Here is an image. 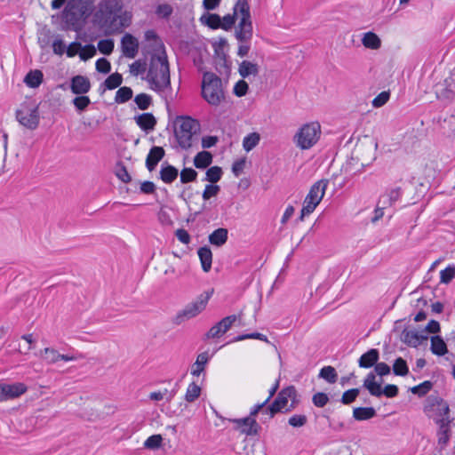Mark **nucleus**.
<instances>
[{
    "label": "nucleus",
    "mask_w": 455,
    "mask_h": 455,
    "mask_svg": "<svg viewBox=\"0 0 455 455\" xmlns=\"http://www.w3.org/2000/svg\"><path fill=\"white\" fill-rule=\"evenodd\" d=\"M432 387V382L427 380L416 387H411V391L413 395L422 396L425 395L429 390H431Z\"/></svg>",
    "instance_id": "nucleus-46"
},
{
    "label": "nucleus",
    "mask_w": 455,
    "mask_h": 455,
    "mask_svg": "<svg viewBox=\"0 0 455 455\" xmlns=\"http://www.w3.org/2000/svg\"><path fill=\"white\" fill-rule=\"evenodd\" d=\"M248 84L244 80H239L234 86V93L237 97L244 96L248 92Z\"/></svg>",
    "instance_id": "nucleus-60"
},
{
    "label": "nucleus",
    "mask_w": 455,
    "mask_h": 455,
    "mask_svg": "<svg viewBox=\"0 0 455 455\" xmlns=\"http://www.w3.org/2000/svg\"><path fill=\"white\" fill-rule=\"evenodd\" d=\"M321 135V125L318 122L303 124L293 137V141L302 150L315 145Z\"/></svg>",
    "instance_id": "nucleus-7"
},
{
    "label": "nucleus",
    "mask_w": 455,
    "mask_h": 455,
    "mask_svg": "<svg viewBox=\"0 0 455 455\" xmlns=\"http://www.w3.org/2000/svg\"><path fill=\"white\" fill-rule=\"evenodd\" d=\"M234 14L239 19L251 18L249 0H237L234 5Z\"/></svg>",
    "instance_id": "nucleus-29"
},
{
    "label": "nucleus",
    "mask_w": 455,
    "mask_h": 455,
    "mask_svg": "<svg viewBox=\"0 0 455 455\" xmlns=\"http://www.w3.org/2000/svg\"><path fill=\"white\" fill-rule=\"evenodd\" d=\"M135 103L141 110H146L152 103V98L148 94L140 93L134 99Z\"/></svg>",
    "instance_id": "nucleus-45"
},
{
    "label": "nucleus",
    "mask_w": 455,
    "mask_h": 455,
    "mask_svg": "<svg viewBox=\"0 0 455 455\" xmlns=\"http://www.w3.org/2000/svg\"><path fill=\"white\" fill-rule=\"evenodd\" d=\"M253 27L251 18L239 19V22L235 29V38L241 43H247L252 38Z\"/></svg>",
    "instance_id": "nucleus-15"
},
{
    "label": "nucleus",
    "mask_w": 455,
    "mask_h": 455,
    "mask_svg": "<svg viewBox=\"0 0 455 455\" xmlns=\"http://www.w3.org/2000/svg\"><path fill=\"white\" fill-rule=\"evenodd\" d=\"M435 94L441 100H452L455 98L453 90L446 87L444 84H438L436 86Z\"/></svg>",
    "instance_id": "nucleus-41"
},
{
    "label": "nucleus",
    "mask_w": 455,
    "mask_h": 455,
    "mask_svg": "<svg viewBox=\"0 0 455 455\" xmlns=\"http://www.w3.org/2000/svg\"><path fill=\"white\" fill-rule=\"evenodd\" d=\"M41 357L47 363H55L60 361V354L52 347H46L41 351Z\"/></svg>",
    "instance_id": "nucleus-38"
},
{
    "label": "nucleus",
    "mask_w": 455,
    "mask_h": 455,
    "mask_svg": "<svg viewBox=\"0 0 455 455\" xmlns=\"http://www.w3.org/2000/svg\"><path fill=\"white\" fill-rule=\"evenodd\" d=\"M247 339H259V340L265 341L267 343H269L267 337L259 332H252L250 334L239 335V336L235 337L233 339V341H241V340Z\"/></svg>",
    "instance_id": "nucleus-55"
},
{
    "label": "nucleus",
    "mask_w": 455,
    "mask_h": 455,
    "mask_svg": "<svg viewBox=\"0 0 455 455\" xmlns=\"http://www.w3.org/2000/svg\"><path fill=\"white\" fill-rule=\"evenodd\" d=\"M146 80L150 88L157 92H164L171 88L170 68L165 52L152 55Z\"/></svg>",
    "instance_id": "nucleus-3"
},
{
    "label": "nucleus",
    "mask_w": 455,
    "mask_h": 455,
    "mask_svg": "<svg viewBox=\"0 0 455 455\" xmlns=\"http://www.w3.org/2000/svg\"><path fill=\"white\" fill-rule=\"evenodd\" d=\"M318 377L325 379L331 384H334L338 380V373L332 366H324L322 368Z\"/></svg>",
    "instance_id": "nucleus-36"
},
{
    "label": "nucleus",
    "mask_w": 455,
    "mask_h": 455,
    "mask_svg": "<svg viewBox=\"0 0 455 455\" xmlns=\"http://www.w3.org/2000/svg\"><path fill=\"white\" fill-rule=\"evenodd\" d=\"M44 75L39 69L30 70L24 78V83L30 88H37L43 82Z\"/></svg>",
    "instance_id": "nucleus-26"
},
{
    "label": "nucleus",
    "mask_w": 455,
    "mask_h": 455,
    "mask_svg": "<svg viewBox=\"0 0 455 455\" xmlns=\"http://www.w3.org/2000/svg\"><path fill=\"white\" fill-rule=\"evenodd\" d=\"M453 418L446 416L445 419L437 420L435 423L438 426L437 442L441 449H444L450 441L451 435V424L453 423Z\"/></svg>",
    "instance_id": "nucleus-14"
},
{
    "label": "nucleus",
    "mask_w": 455,
    "mask_h": 455,
    "mask_svg": "<svg viewBox=\"0 0 455 455\" xmlns=\"http://www.w3.org/2000/svg\"><path fill=\"white\" fill-rule=\"evenodd\" d=\"M130 72L132 76H139L143 74L147 69L146 61L138 60L130 65Z\"/></svg>",
    "instance_id": "nucleus-49"
},
{
    "label": "nucleus",
    "mask_w": 455,
    "mask_h": 455,
    "mask_svg": "<svg viewBox=\"0 0 455 455\" xmlns=\"http://www.w3.org/2000/svg\"><path fill=\"white\" fill-rule=\"evenodd\" d=\"M178 169L172 165L162 166L160 171L161 180L167 184L173 182L178 177Z\"/></svg>",
    "instance_id": "nucleus-32"
},
{
    "label": "nucleus",
    "mask_w": 455,
    "mask_h": 455,
    "mask_svg": "<svg viewBox=\"0 0 455 455\" xmlns=\"http://www.w3.org/2000/svg\"><path fill=\"white\" fill-rule=\"evenodd\" d=\"M73 104L77 110L84 111L91 104V100L89 97L82 94L73 100Z\"/></svg>",
    "instance_id": "nucleus-53"
},
{
    "label": "nucleus",
    "mask_w": 455,
    "mask_h": 455,
    "mask_svg": "<svg viewBox=\"0 0 455 455\" xmlns=\"http://www.w3.org/2000/svg\"><path fill=\"white\" fill-rule=\"evenodd\" d=\"M269 401L270 400H265L261 404L255 405L247 417L230 419V421L235 425V428L247 435H257L260 427L253 418L256 414L261 411L269 415V417H273L276 412L282 411L283 410H290L287 408L289 400H274V403L270 406L265 408L266 403Z\"/></svg>",
    "instance_id": "nucleus-2"
},
{
    "label": "nucleus",
    "mask_w": 455,
    "mask_h": 455,
    "mask_svg": "<svg viewBox=\"0 0 455 455\" xmlns=\"http://www.w3.org/2000/svg\"><path fill=\"white\" fill-rule=\"evenodd\" d=\"M212 163V155L208 151H201L194 158V165L197 169H205Z\"/></svg>",
    "instance_id": "nucleus-30"
},
{
    "label": "nucleus",
    "mask_w": 455,
    "mask_h": 455,
    "mask_svg": "<svg viewBox=\"0 0 455 455\" xmlns=\"http://www.w3.org/2000/svg\"><path fill=\"white\" fill-rule=\"evenodd\" d=\"M379 357L378 349L371 348L366 353L363 354L358 360V364L362 368H371L376 364Z\"/></svg>",
    "instance_id": "nucleus-23"
},
{
    "label": "nucleus",
    "mask_w": 455,
    "mask_h": 455,
    "mask_svg": "<svg viewBox=\"0 0 455 455\" xmlns=\"http://www.w3.org/2000/svg\"><path fill=\"white\" fill-rule=\"evenodd\" d=\"M201 94L211 106H220L226 100L225 86L221 78L212 72H204L201 84Z\"/></svg>",
    "instance_id": "nucleus-4"
},
{
    "label": "nucleus",
    "mask_w": 455,
    "mask_h": 455,
    "mask_svg": "<svg viewBox=\"0 0 455 455\" xmlns=\"http://www.w3.org/2000/svg\"><path fill=\"white\" fill-rule=\"evenodd\" d=\"M362 44L367 49L378 50L381 46V40L375 33L366 32L363 35Z\"/></svg>",
    "instance_id": "nucleus-24"
},
{
    "label": "nucleus",
    "mask_w": 455,
    "mask_h": 455,
    "mask_svg": "<svg viewBox=\"0 0 455 455\" xmlns=\"http://www.w3.org/2000/svg\"><path fill=\"white\" fill-rule=\"evenodd\" d=\"M123 82L122 75L119 73L111 74L104 82L103 85L105 86L102 92L106 91V89L113 90L117 88Z\"/></svg>",
    "instance_id": "nucleus-37"
},
{
    "label": "nucleus",
    "mask_w": 455,
    "mask_h": 455,
    "mask_svg": "<svg viewBox=\"0 0 455 455\" xmlns=\"http://www.w3.org/2000/svg\"><path fill=\"white\" fill-rule=\"evenodd\" d=\"M375 372L379 375L378 378H381L390 373V367L385 363H376Z\"/></svg>",
    "instance_id": "nucleus-64"
},
{
    "label": "nucleus",
    "mask_w": 455,
    "mask_h": 455,
    "mask_svg": "<svg viewBox=\"0 0 455 455\" xmlns=\"http://www.w3.org/2000/svg\"><path fill=\"white\" fill-rule=\"evenodd\" d=\"M390 93L388 92H382L372 100V106L374 108H380L384 106L389 100Z\"/></svg>",
    "instance_id": "nucleus-58"
},
{
    "label": "nucleus",
    "mask_w": 455,
    "mask_h": 455,
    "mask_svg": "<svg viewBox=\"0 0 455 455\" xmlns=\"http://www.w3.org/2000/svg\"><path fill=\"white\" fill-rule=\"evenodd\" d=\"M80 16L79 12L69 2L64 11V19L66 22L75 24Z\"/></svg>",
    "instance_id": "nucleus-39"
},
{
    "label": "nucleus",
    "mask_w": 455,
    "mask_h": 455,
    "mask_svg": "<svg viewBox=\"0 0 455 455\" xmlns=\"http://www.w3.org/2000/svg\"><path fill=\"white\" fill-rule=\"evenodd\" d=\"M165 151L162 147H153L146 159V166L149 172H152L157 164L164 158Z\"/></svg>",
    "instance_id": "nucleus-20"
},
{
    "label": "nucleus",
    "mask_w": 455,
    "mask_h": 455,
    "mask_svg": "<svg viewBox=\"0 0 455 455\" xmlns=\"http://www.w3.org/2000/svg\"><path fill=\"white\" fill-rule=\"evenodd\" d=\"M200 130L198 122L189 116H180L174 122V134L180 147L188 149L197 140Z\"/></svg>",
    "instance_id": "nucleus-6"
},
{
    "label": "nucleus",
    "mask_w": 455,
    "mask_h": 455,
    "mask_svg": "<svg viewBox=\"0 0 455 455\" xmlns=\"http://www.w3.org/2000/svg\"><path fill=\"white\" fill-rule=\"evenodd\" d=\"M228 231L227 228H220L209 235V242L215 246H222L228 240Z\"/></svg>",
    "instance_id": "nucleus-25"
},
{
    "label": "nucleus",
    "mask_w": 455,
    "mask_h": 455,
    "mask_svg": "<svg viewBox=\"0 0 455 455\" xmlns=\"http://www.w3.org/2000/svg\"><path fill=\"white\" fill-rule=\"evenodd\" d=\"M99 51L105 55H109L114 50V41L112 39H103L98 43Z\"/></svg>",
    "instance_id": "nucleus-48"
},
{
    "label": "nucleus",
    "mask_w": 455,
    "mask_h": 455,
    "mask_svg": "<svg viewBox=\"0 0 455 455\" xmlns=\"http://www.w3.org/2000/svg\"><path fill=\"white\" fill-rule=\"evenodd\" d=\"M307 421V419L306 415L294 414L289 419L288 423L293 427H301L306 425Z\"/></svg>",
    "instance_id": "nucleus-54"
},
{
    "label": "nucleus",
    "mask_w": 455,
    "mask_h": 455,
    "mask_svg": "<svg viewBox=\"0 0 455 455\" xmlns=\"http://www.w3.org/2000/svg\"><path fill=\"white\" fill-rule=\"evenodd\" d=\"M431 351L437 355H443L448 352L447 346L440 336H433L431 338Z\"/></svg>",
    "instance_id": "nucleus-34"
},
{
    "label": "nucleus",
    "mask_w": 455,
    "mask_h": 455,
    "mask_svg": "<svg viewBox=\"0 0 455 455\" xmlns=\"http://www.w3.org/2000/svg\"><path fill=\"white\" fill-rule=\"evenodd\" d=\"M169 386V388H164V390L152 392L149 395V398H172L178 395V391L180 389L179 384L177 382L170 383Z\"/></svg>",
    "instance_id": "nucleus-28"
},
{
    "label": "nucleus",
    "mask_w": 455,
    "mask_h": 455,
    "mask_svg": "<svg viewBox=\"0 0 455 455\" xmlns=\"http://www.w3.org/2000/svg\"><path fill=\"white\" fill-rule=\"evenodd\" d=\"M260 136L257 132H251L246 137H244L243 140V147L245 151L249 152L252 148H254L259 142Z\"/></svg>",
    "instance_id": "nucleus-40"
},
{
    "label": "nucleus",
    "mask_w": 455,
    "mask_h": 455,
    "mask_svg": "<svg viewBox=\"0 0 455 455\" xmlns=\"http://www.w3.org/2000/svg\"><path fill=\"white\" fill-rule=\"evenodd\" d=\"M328 186V180H321L317 182H315L311 188L307 195L304 203L303 207L300 212L299 220L303 221L304 218L309 214H311L316 206L320 204L322 201L325 190Z\"/></svg>",
    "instance_id": "nucleus-8"
},
{
    "label": "nucleus",
    "mask_w": 455,
    "mask_h": 455,
    "mask_svg": "<svg viewBox=\"0 0 455 455\" xmlns=\"http://www.w3.org/2000/svg\"><path fill=\"white\" fill-rule=\"evenodd\" d=\"M121 48L125 57L134 59L139 52V41L132 35L126 33L121 39Z\"/></svg>",
    "instance_id": "nucleus-17"
},
{
    "label": "nucleus",
    "mask_w": 455,
    "mask_h": 455,
    "mask_svg": "<svg viewBox=\"0 0 455 455\" xmlns=\"http://www.w3.org/2000/svg\"><path fill=\"white\" fill-rule=\"evenodd\" d=\"M96 69L100 73L108 74L111 69L110 62L104 58L99 59L96 61Z\"/></svg>",
    "instance_id": "nucleus-61"
},
{
    "label": "nucleus",
    "mask_w": 455,
    "mask_h": 455,
    "mask_svg": "<svg viewBox=\"0 0 455 455\" xmlns=\"http://www.w3.org/2000/svg\"><path fill=\"white\" fill-rule=\"evenodd\" d=\"M297 395L296 388L293 386H289L283 388L276 398H295Z\"/></svg>",
    "instance_id": "nucleus-62"
},
{
    "label": "nucleus",
    "mask_w": 455,
    "mask_h": 455,
    "mask_svg": "<svg viewBox=\"0 0 455 455\" xmlns=\"http://www.w3.org/2000/svg\"><path fill=\"white\" fill-rule=\"evenodd\" d=\"M238 73L243 78L257 76L259 73V66L250 60H243L238 66Z\"/></svg>",
    "instance_id": "nucleus-21"
},
{
    "label": "nucleus",
    "mask_w": 455,
    "mask_h": 455,
    "mask_svg": "<svg viewBox=\"0 0 455 455\" xmlns=\"http://www.w3.org/2000/svg\"><path fill=\"white\" fill-rule=\"evenodd\" d=\"M200 20L203 24L207 25L209 28L216 29L221 26V18L216 13L204 14Z\"/></svg>",
    "instance_id": "nucleus-35"
},
{
    "label": "nucleus",
    "mask_w": 455,
    "mask_h": 455,
    "mask_svg": "<svg viewBox=\"0 0 455 455\" xmlns=\"http://www.w3.org/2000/svg\"><path fill=\"white\" fill-rule=\"evenodd\" d=\"M220 190V188L218 185H206L203 192V199L209 200L211 197L217 196Z\"/></svg>",
    "instance_id": "nucleus-57"
},
{
    "label": "nucleus",
    "mask_w": 455,
    "mask_h": 455,
    "mask_svg": "<svg viewBox=\"0 0 455 455\" xmlns=\"http://www.w3.org/2000/svg\"><path fill=\"white\" fill-rule=\"evenodd\" d=\"M427 339V336L423 332L417 331L403 330L401 335V340L406 345L413 347H417L421 344L423 340Z\"/></svg>",
    "instance_id": "nucleus-18"
},
{
    "label": "nucleus",
    "mask_w": 455,
    "mask_h": 455,
    "mask_svg": "<svg viewBox=\"0 0 455 455\" xmlns=\"http://www.w3.org/2000/svg\"><path fill=\"white\" fill-rule=\"evenodd\" d=\"M198 256L201 261L202 268L204 272H209L212 267V253L210 248L204 246L198 250Z\"/></svg>",
    "instance_id": "nucleus-27"
},
{
    "label": "nucleus",
    "mask_w": 455,
    "mask_h": 455,
    "mask_svg": "<svg viewBox=\"0 0 455 455\" xmlns=\"http://www.w3.org/2000/svg\"><path fill=\"white\" fill-rule=\"evenodd\" d=\"M424 412L435 423L437 420L445 419V417H451L449 404L444 400H430L424 405Z\"/></svg>",
    "instance_id": "nucleus-12"
},
{
    "label": "nucleus",
    "mask_w": 455,
    "mask_h": 455,
    "mask_svg": "<svg viewBox=\"0 0 455 455\" xmlns=\"http://www.w3.org/2000/svg\"><path fill=\"white\" fill-rule=\"evenodd\" d=\"M116 175L124 183H128L131 181L132 178L127 172L126 167L122 164L118 163L116 167Z\"/></svg>",
    "instance_id": "nucleus-51"
},
{
    "label": "nucleus",
    "mask_w": 455,
    "mask_h": 455,
    "mask_svg": "<svg viewBox=\"0 0 455 455\" xmlns=\"http://www.w3.org/2000/svg\"><path fill=\"white\" fill-rule=\"evenodd\" d=\"M28 387L21 382L0 383V398H16L26 393Z\"/></svg>",
    "instance_id": "nucleus-16"
},
{
    "label": "nucleus",
    "mask_w": 455,
    "mask_h": 455,
    "mask_svg": "<svg viewBox=\"0 0 455 455\" xmlns=\"http://www.w3.org/2000/svg\"><path fill=\"white\" fill-rule=\"evenodd\" d=\"M377 148L378 143L372 138L364 137L360 140L347 162L350 171H353L356 164H359L362 168L369 166L376 159Z\"/></svg>",
    "instance_id": "nucleus-5"
},
{
    "label": "nucleus",
    "mask_w": 455,
    "mask_h": 455,
    "mask_svg": "<svg viewBox=\"0 0 455 455\" xmlns=\"http://www.w3.org/2000/svg\"><path fill=\"white\" fill-rule=\"evenodd\" d=\"M136 124L144 131H153L156 119L151 113H143L134 117Z\"/></svg>",
    "instance_id": "nucleus-22"
},
{
    "label": "nucleus",
    "mask_w": 455,
    "mask_h": 455,
    "mask_svg": "<svg viewBox=\"0 0 455 455\" xmlns=\"http://www.w3.org/2000/svg\"><path fill=\"white\" fill-rule=\"evenodd\" d=\"M205 174V180H208L211 183H216L221 179L222 169L219 166H212L206 171Z\"/></svg>",
    "instance_id": "nucleus-43"
},
{
    "label": "nucleus",
    "mask_w": 455,
    "mask_h": 455,
    "mask_svg": "<svg viewBox=\"0 0 455 455\" xmlns=\"http://www.w3.org/2000/svg\"><path fill=\"white\" fill-rule=\"evenodd\" d=\"M455 277V267L449 266L440 272V280L442 283H449Z\"/></svg>",
    "instance_id": "nucleus-50"
},
{
    "label": "nucleus",
    "mask_w": 455,
    "mask_h": 455,
    "mask_svg": "<svg viewBox=\"0 0 455 455\" xmlns=\"http://www.w3.org/2000/svg\"><path fill=\"white\" fill-rule=\"evenodd\" d=\"M241 315H231L214 324L205 334L204 339H216L225 334Z\"/></svg>",
    "instance_id": "nucleus-13"
},
{
    "label": "nucleus",
    "mask_w": 455,
    "mask_h": 455,
    "mask_svg": "<svg viewBox=\"0 0 455 455\" xmlns=\"http://www.w3.org/2000/svg\"><path fill=\"white\" fill-rule=\"evenodd\" d=\"M393 371L395 375L405 376L409 371L406 361L402 357L397 358L393 364Z\"/></svg>",
    "instance_id": "nucleus-44"
},
{
    "label": "nucleus",
    "mask_w": 455,
    "mask_h": 455,
    "mask_svg": "<svg viewBox=\"0 0 455 455\" xmlns=\"http://www.w3.org/2000/svg\"><path fill=\"white\" fill-rule=\"evenodd\" d=\"M70 89L74 94H85L91 89L90 80L84 76H76L71 79Z\"/></svg>",
    "instance_id": "nucleus-19"
},
{
    "label": "nucleus",
    "mask_w": 455,
    "mask_h": 455,
    "mask_svg": "<svg viewBox=\"0 0 455 455\" xmlns=\"http://www.w3.org/2000/svg\"><path fill=\"white\" fill-rule=\"evenodd\" d=\"M95 17L108 34L120 33L131 24L132 16L123 12L117 0H103L99 4Z\"/></svg>",
    "instance_id": "nucleus-1"
},
{
    "label": "nucleus",
    "mask_w": 455,
    "mask_h": 455,
    "mask_svg": "<svg viewBox=\"0 0 455 455\" xmlns=\"http://www.w3.org/2000/svg\"><path fill=\"white\" fill-rule=\"evenodd\" d=\"M18 122L24 127L35 130L39 124V112L37 107L22 106L16 111Z\"/></svg>",
    "instance_id": "nucleus-11"
},
{
    "label": "nucleus",
    "mask_w": 455,
    "mask_h": 455,
    "mask_svg": "<svg viewBox=\"0 0 455 455\" xmlns=\"http://www.w3.org/2000/svg\"><path fill=\"white\" fill-rule=\"evenodd\" d=\"M208 361L209 355L207 352H203L199 354L192 366L191 373L195 376H199L204 371V366L208 363Z\"/></svg>",
    "instance_id": "nucleus-33"
},
{
    "label": "nucleus",
    "mask_w": 455,
    "mask_h": 455,
    "mask_svg": "<svg viewBox=\"0 0 455 455\" xmlns=\"http://www.w3.org/2000/svg\"><path fill=\"white\" fill-rule=\"evenodd\" d=\"M211 297V293L205 292L197 297V299L187 305L183 310H181L175 317V323L180 324L186 320L191 319L199 315L204 310L208 300Z\"/></svg>",
    "instance_id": "nucleus-10"
},
{
    "label": "nucleus",
    "mask_w": 455,
    "mask_h": 455,
    "mask_svg": "<svg viewBox=\"0 0 455 455\" xmlns=\"http://www.w3.org/2000/svg\"><path fill=\"white\" fill-rule=\"evenodd\" d=\"M383 379L378 378L373 372H370L363 381V387L373 396L386 395L387 397H394L398 393V388L395 385L388 384L382 387Z\"/></svg>",
    "instance_id": "nucleus-9"
},
{
    "label": "nucleus",
    "mask_w": 455,
    "mask_h": 455,
    "mask_svg": "<svg viewBox=\"0 0 455 455\" xmlns=\"http://www.w3.org/2000/svg\"><path fill=\"white\" fill-rule=\"evenodd\" d=\"M235 18L236 16L234 13L224 16L223 19L221 20L220 28H222L225 30L230 29L235 22Z\"/></svg>",
    "instance_id": "nucleus-63"
},
{
    "label": "nucleus",
    "mask_w": 455,
    "mask_h": 455,
    "mask_svg": "<svg viewBox=\"0 0 455 455\" xmlns=\"http://www.w3.org/2000/svg\"><path fill=\"white\" fill-rule=\"evenodd\" d=\"M163 438L161 435H153L149 436L144 443V446L147 449L156 450L161 446Z\"/></svg>",
    "instance_id": "nucleus-47"
},
{
    "label": "nucleus",
    "mask_w": 455,
    "mask_h": 455,
    "mask_svg": "<svg viewBox=\"0 0 455 455\" xmlns=\"http://www.w3.org/2000/svg\"><path fill=\"white\" fill-rule=\"evenodd\" d=\"M197 172L192 168H184L180 172V181L182 183H188L195 181Z\"/></svg>",
    "instance_id": "nucleus-52"
},
{
    "label": "nucleus",
    "mask_w": 455,
    "mask_h": 455,
    "mask_svg": "<svg viewBox=\"0 0 455 455\" xmlns=\"http://www.w3.org/2000/svg\"><path fill=\"white\" fill-rule=\"evenodd\" d=\"M201 395V387L199 385L192 382L187 388L185 398H198Z\"/></svg>",
    "instance_id": "nucleus-59"
},
{
    "label": "nucleus",
    "mask_w": 455,
    "mask_h": 455,
    "mask_svg": "<svg viewBox=\"0 0 455 455\" xmlns=\"http://www.w3.org/2000/svg\"><path fill=\"white\" fill-rule=\"evenodd\" d=\"M376 415L373 407H357L353 410V417L359 421L372 419Z\"/></svg>",
    "instance_id": "nucleus-31"
},
{
    "label": "nucleus",
    "mask_w": 455,
    "mask_h": 455,
    "mask_svg": "<svg viewBox=\"0 0 455 455\" xmlns=\"http://www.w3.org/2000/svg\"><path fill=\"white\" fill-rule=\"evenodd\" d=\"M96 54V48L92 44L85 45L84 47L81 46V51L79 52V56L83 60H87L88 59L92 58Z\"/></svg>",
    "instance_id": "nucleus-56"
},
{
    "label": "nucleus",
    "mask_w": 455,
    "mask_h": 455,
    "mask_svg": "<svg viewBox=\"0 0 455 455\" xmlns=\"http://www.w3.org/2000/svg\"><path fill=\"white\" fill-rule=\"evenodd\" d=\"M132 97V90L130 87H121L116 93L115 101L116 103H124Z\"/></svg>",
    "instance_id": "nucleus-42"
}]
</instances>
